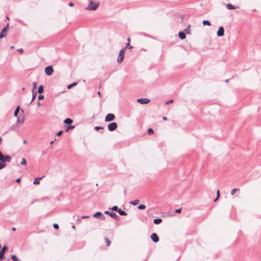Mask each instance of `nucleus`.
Here are the masks:
<instances>
[{
	"label": "nucleus",
	"mask_w": 261,
	"mask_h": 261,
	"mask_svg": "<svg viewBox=\"0 0 261 261\" xmlns=\"http://www.w3.org/2000/svg\"><path fill=\"white\" fill-rule=\"evenodd\" d=\"M17 117V123H23L24 122V119L23 118H22L21 119L18 117Z\"/></svg>",
	"instance_id": "obj_26"
},
{
	"label": "nucleus",
	"mask_w": 261,
	"mask_h": 261,
	"mask_svg": "<svg viewBox=\"0 0 261 261\" xmlns=\"http://www.w3.org/2000/svg\"><path fill=\"white\" fill-rule=\"evenodd\" d=\"M115 118V115L113 114L109 113L105 117V121L109 122L114 120Z\"/></svg>",
	"instance_id": "obj_8"
},
{
	"label": "nucleus",
	"mask_w": 261,
	"mask_h": 261,
	"mask_svg": "<svg viewBox=\"0 0 261 261\" xmlns=\"http://www.w3.org/2000/svg\"><path fill=\"white\" fill-rule=\"evenodd\" d=\"M82 220V218H79L77 219L76 221L78 222V221H81Z\"/></svg>",
	"instance_id": "obj_47"
},
{
	"label": "nucleus",
	"mask_w": 261,
	"mask_h": 261,
	"mask_svg": "<svg viewBox=\"0 0 261 261\" xmlns=\"http://www.w3.org/2000/svg\"><path fill=\"white\" fill-rule=\"evenodd\" d=\"M42 178H43V177H41L40 178L37 177L35 179V180L33 182V184L35 185L39 184V183H40L39 179H42Z\"/></svg>",
	"instance_id": "obj_17"
},
{
	"label": "nucleus",
	"mask_w": 261,
	"mask_h": 261,
	"mask_svg": "<svg viewBox=\"0 0 261 261\" xmlns=\"http://www.w3.org/2000/svg\"><path fill=\"white\" fill-rule=\"evenodd\" d=\"M173 102V100L172 99H171L170 100H168L166 102L165 104L166 105H169L170 103H171Z\"/></svg>",
	"instance_id": "obj_36"
},
{
	"label": "nucleus",
	"mask_w": 261,
	"mask_h": 261,
	"mask_svg": "<svg viewBox=\"0 0 261 261\" xmlns=\"http://www.w3.org/2000/svg\"><path fill=\"white\" fill-rule=\"evenodd\" d=\"M137 101L142 105L148 103L150 102V100L146 98H139L137 100Z\"/></svg>",
	"instance_id": "obj_7"
},
{
	"label": "nucleus",
	"mask_w": 261,
	"mask_h": 261,
	"mask_svg": "<svg viewBox=\"0 0 261 261\" xmlns=\"http://www.w3.org/2000/svg\"><path fill=\"white\" fill-rule=\"evenodd\" d=\"M181 208H178L175 210V213H180L181 212Z\"/></svg>",
	"instance_id": "obj_41"
},
{
	"label": "nucleus",
	"mask_w": 261,
	"mask_h": 261,
	"mask_svg": "<svg viewBox=\"0 0 261 261\" xmlns=\"http://www.w3.org/2000/svg\"><path fill=\"white\" fill-rule=\"evenodd\" d=\"M228 81H229V80H226L225 81V83H228Z\"/></svg>",
	"instance_id": "obj_56"
},
{
	"label": "nucleus",
	"mask_w": 261,
	"mask_h": 261,
	"mask_svg": "<svg viewBox=\"0 0 261 261\" xmlns=\"http://www.w3.org/2000/svg\"><path fill=\"white\" fill-rule=\"evenodd\" d=\"M239 190V189L234 188L231 190V195H233L237 191Z\"/></svg>",
	"instance_id": "obj_31"
},
{
	"label": "nucleus",
	"mask_w": 261,
	"mask_h": 261,
	"mask_svg": "<svg viewBox=\"0 0 261 261\" xmlns=\"http://www.w3.org/2000/svg\"><path fill=\"white\" fill-rule=\"evenodd\" d=\"M224 35V30L223 27H220L217 32V35L219 37L223 36Z\"/></svg>",
	"instance_id": "obj_11"
},
{
	"label": "nucleus",
	"mask_w": 261,
	"mask_h": 261,
	"mask_svg": "<svg viewBox=\"0 0 261 261\" xmlns=\"http://www.w3.org/2000/svg\"><path fill=\"white\" fill-rule=\"evenodd\" d=\"M146 208V206L144 204H140L138 206L139 210H144Z\"/></svg>",
	"instance_id": "obj_30"
},
{
	"label": "nucleus",
	"mask_w": 261,
	"mask_h": 261,
	"mask_svg": "<svg viewBox=\"0 0 261 261\" xmlns=\"http://www.w3.org/2000/svg\"><path fill=\"white\" fill-rule=\"evenodd\" d=\"M130 43L129 42H128L126 44V46H128L129 45Z\"/></svg>",
	"instance_id": "obj_55"
},
{
	"label": "nucleus",
	"mask_w": 261,
	"mask_h": 261,
	"mask_svg": "<svg viewBox=\"0 0 261 261\" xmlns=\"http://www.w3.org/2000/svg\"><path fill=\"white\" fill-rule=\"evenodd\" d=\"M178 37L181 39H184L186 38V34L183 32H179L178 33Z\"/></svg>",
	"instance_id": "obj_13"
},
{
	"label": "nucleus",
	"mask_w": 261,
	"mask_h": 261,
	"mask_svg": "<svg viewBox=\"0 0 261 261\" xmlns=\"http://www.w3.org/2000/svg\"><path fill=\"white\" fill-rule=\"evenodd\" d=\"M20 181V178H18L16 180V182H19Z\"/></svg>",
	"instance_id": "obj_46"
},
{
	"label": "nucleus",
	"mask_w": 261,
	"mask_h": 261,
	"mask_svg": "<svg viewBox=\"0 0 261 261\" xmlns=\"http://www.w3.org/2000/svg\"><path fill=\"white\" fill-rule=\"evenodd\" d=\"M99 2H94L92 0L89 1V5L85 8L87 10L94 11L96 10L99 6Z\"/></svg>",
	"instance_id": "obj_1"
},
{
	"label": "nucleus",
	"mask_w": 261,
	"mask_h": 261,
	"mask_svg": "<svg viewBox=\"0 0 261 261\" xmlns=\"http://www.w3.org/2000/svg\"><path fill=\"white\" fill-rule=\"evenodd\" d=\"M139 202V200L138 199L135 200L134 201H132L130 202V203L134 205H137Z\"/></svg>",
	"instance_id": "obj_20"
},
{
	"label": "nucleus",
	"mask_w": 261,
	"mask_h": 261,
	"mask_svg": "<svg viewBox=\"0 0 261 261\" xmlns=\"http://www.w3.org/2000/svg\"><path fill=\"white\" fill-rule=\"evenodd\" d=\"M6 166V163H4V162H0V170L3 169Z\"/></svg>",
	"instance_id": "obj_22"
},
{
	"label": "nucleus",
	"mask_w": 261,
	"mask_h": 261,
	"mask_svg": "<svg viewBox=\"0 0 261 261\" xmlns=\"http://www.w3.org/2000/svg\"><path fill=\"white\" fill-rule=\"evenodd\" d=\"M163 119L164 120H167V118L166 117H163Z\"/></svg>",
	"instance_id": "obj_49"
},
{
	"label": "nucleus",
	"mask_w": 261,
	"mask_h": 261,
	"mask_svg": "<svg viewBox=\"0 0 261 261\" xmlns=\"http://www.w3.org/2000/svg\"><path fill=\"white\" fill-rule=\"evenodd\" d=\"M219 197H220V191H219V190H218L217 191V197H216V198L214 200V202H216V201L218 200V199L219 198Z\"/></svg>",
	"instance_id": "obj_29"
},
{
	"label": "nucleus",
	"mask_w": 261,
	"mask_h": 261,
	"mask_svg": "<svg viewBox=\"0 0 261 261\" xmlns=\"http://www.w3.org/2000/svg\"><path fill=\"white\" fill-rule=\"evenodd\" d=\"M72 228H73V229H75V226H74V225H72Z\"/></svg>",
	"instance_id": "obj_58"
},
{
	"label": "nucleus",
	"mask_w": 261,
	"mask_h": 261,
	"mask_svg": "<svg viewBox=\"0 0 261 261\" xmlns=\"http://www.w3.org/2000/svg\"><path fill=\"white\" fill-rule=\"evenodd\" d=\"M117 127V124L116 122H112L110 123L108 126V129L110 132L115 130Z\"/></svg>",
	"instance_id": "obj_4"
},
{
	"label": "nucleus",
	"mask_w": 261,
	"mask_h": 261,
	"mask_svg": "<svg viewBox=\"0 0 261 261\" xmlns=\"http://www.w3.org/2000/svg\"><path fill=\"white\" fill-rule=\"evenodd\" d=\"M162 221V220L160 218L155 219L153 220V223L155 224H159L161 223Z\"/></svg>",
	"instance_id": "obj_18"
},
{
	"label": "nucleus",
	"mask_w": 261,
	"mask_h": 261,
	"mask_svg": "<svg viewBox=\"0 0 261 261\" xmlns=\"http://www.w3.org/2000/svg\"><path fill=\"white\" fill-rule=\"evenodd\" d=\"M63 130H60V131L58 132V133L57 134V135L60 136L63 134Z\"/></svg>",
	"instance_id": "obj_39"
},
{
	"label": "nucleus",
	"mask_w": 261,
	"mask_h": 261,
	"mask_svg": "<svg viewBox=\"0 0 261 261\" xmlns=\"http://www.w3.org/2000/svg\"><path fill=\"white\" fill-rule=\"evenodd\" d=\"M16 21L18 22V23H21V24H24L23 23V21L20 20V19H16Z\"/></svg>",
	"instance_id": "obj_37"
},
{
	"label": "nucleus",
	"mask_w": 261,
	"mask_h": 261,
	"mask_svg": "<svg viewBox=\"0 0 261 261\" xmlns=\"http://www.w3.org/2000/svg\"><path fill=\"white\" fill-rule=\"evenodd\" d=\"M226 8L229 10L236 9V7L231 4H227L226 5Z\"/></svg>",
	"instance_id": "obj_19"
},
{
	"label": "nucleus",
	"mask_w": 261,
	"mask_h": 261,
	"mask_svg": "<svg viewBox=\"0 0 261 261\" xmlns=\"http://www.w3.org/2000/svg\"><path fill=\"white\" fill-rule=\"evenodd\" d=\"M37 106H38V107H40V106H41V103H40L39 101H38V102H37Z\"/></svg>",
	"instance_id": "obj_48"
},
{
	"label": "nucleus",
	"mask_w": 261,
	"mask_h": 261,
	"mask_svg": "<svg viewBox=\"0 0 261 261\" xmlns=\"http://www.w3.org/2000/svg\"><path fill=\"white\" fill-rule=\"evenodd\" d=\"M148 133L150 135L153 134V130L151 128L148 129Z\"/></svg>",
	"instance_id": "obj_33"
},
{
	"label": "nucleus",
	"mask_w": 261,
	"mask_h": 261,
	"mask_svg": "<svg viewBox=\"0 0 261 261\" xmlns=\"http://www.w3.org/2000/svg\"><path fill=\"white\" fill-rule=\"evenodd\" d=\"M8 249V247L7 246H4L3 247L2 249L0 250V260H3L5 257V254L6 251Z\"/></svg>",
	"instance_id": "obj_5"
},
{
	"label": "nucleus",
	"mask_w": 261,
	"mask_h": 261,
	"mask_svg": "<svg viewBox=\"0 0 261 261\" xmlns=\"http://www.w3.org/2000/svg\"><path fill=\"white\" fill-rule=\"evenodd\" d=\"M98 94L99 95V96H100V92H99H99H98Z\"/></svg>",
	"instance_id": "obj_59"
},
{
	"label": "nucleus",
	"mask_w": 261,
	"mask_h": 261,
	"mask_svg": "<svg viewBox=\"0 0 261 261\" xmlns=\"http://www.w3.org/2000/svg\"><path fill=\"white\" fill-rule=\"evenodd\" d=\"M74 5V4L73 3H72V2H70L68 4V6H69L70 7H72Z\"/></svg>",
	"instance_id": "obj_42"
},
{
	"label": "nucleus",
	"mask_w": 261,
	"mask_h": 261,
	"mask_svg": "<svg viewBox=\"0 0 261 261\" xmlns=\"http://www.w3.org/2000/svg\"><path fill=\"white\" fill-rule=\"evenodd\" d=\"M74 127V126H69L68 127L67 129H70V128H73Z\"/></svg>",
	"instance_id": "obj_45"
},
{
	"label": "nucleus",
	"mask_w": 261,
	"mask_h": 261,
	"mask_svg": "<svg viewBox=\"0 0 261 261\" xmlns=\"http://www.w3.org/2000/svg\"><path fill=\"white\" fill-rule=\"evenodd\" d=\"M190 25L188 27V28L187 29V33H189V28Z\"/></svg>",
	"instance_id": "obj_53"
},
{
	"label": "nucleus",
	"mask_w": 261,
	"mask_h": 261,
	"mask_svg": "<svg viewBox=\"0 0 261 261\" xmlns=\"http://www.w3.org/2000/svg\"><path fill=\"white\" fill-rule=\"evenodd\" d=\"M32 92H33L32 99L31 101L30 102V103H31L33 101V100L36 98V96H37V93H35L34 92L33 90H32Z\"/></svg>",
	"instance_id": "obj_23"
},
{
	"label": "nucleus",
	"mask_w": 261,
	"mask_h": 261,
	"mask_svg": "<svg viewBox=\"0 0 261 261\" xmlns=\"http://www.w3.org/2000/svg\"><path fill=\"white\" fill-rule=\"evenodd\" d=\"M89 218L88 216H84L82 217V219H85V218Z\"/></svg>",
	"instance_id": "obj_44"
},
{
	"label": "nucleus",
	"mask_w": 261,
	"mask_h": 261,
	"mask_svg": "<svg viewBox=\"0 0 261 261\" xmlns=\"http://www.w3.org/2000/svg\"><path fill=\"white\" fill-rule=\"evenodd\" d=\"M133 48V47H132V46H130V47H129V48Z\"/></svg>",
	"instance_id": "obj_62"
},
{
	"label": "nucleus",
	"mask_w": 261,
	"mask_h": 261,
	"mask_svg": "<svg viewBox=\"0 0 261 261\" xmlns=\"http://www.w3.org/2000/svg\"><path fill=\"white\" fill-rule=\"evenodd\" d=\"M127 41H128V42H130V38H128L127 39Z\"/></svg>",
	"instance_id": "obj_57"
},
{
	"label": "nucleus",
	"mask_w": 261,
	"mask_h": 261,
	"mask_svg": "<svg viewBox=\"0 0 261 261\" xmlns=\"http://www.w3.org/2000/svg\"><path fill=\"white\" fill-rule=\"evenodd\" d=\"M18 51H19L20 53H22L23 52V50L22 48H20L18 49Z\"/></svg>",
	"instance_id": "obj_43"
},
{
	"label": "nucleus",
	"mask_w": 261,
	"mask_h": 261,
	"mask_svg": "<svg viewBox=\"0 0 261 261\" xmlns=\"http://www.w3.org/2000/svg\"><path fill=\"white\" fill-rule=\"evenodd\" d=\"M94 128L95 130H98L99 129H103V127H101V126H96V127H95Z\"/></svg>",
	"instance_id": "obj_34"
},
{
	"label": "nucleus",
	"mask_w": 261,
	"mask_h": 261,
	"mask_svg": "<svg viewBox=\"0 0 261 261\" xmlns=\"http://www.w3.org/2000/svg\"><path fill=\"white\" fill-rule=\"evenodd\" d=\"M54 72L52 66H49L45 68V72L47 75H51Z\"/></svg>",
	"instance_id": "obj_6"
},
{
	"label": "nucleus",
	"mask_w": 261,
	"mask_h": 261,
	"mask_svg": "<svg viewBox=\"0 0 261 261\" xmlns=\"http://www.w3.org/2000/svg\"><path fill=\"white\" fill-rule=\"evenodd\" d=\"M202 23L204 25H211V23L208 20H203Z\"/></svg>",
	"instance_id": "obj_24"
},
{
	"label": "nucleus",
	"mask_w": 261,
	"mask_h": 261,
	"mask_svg": "<svg viewBox=\"0 0 261 261\" xmlns=\"http://www.w3.org/2000/svg\"><path fill=\"white\" fill-rule=\"evenodd\" d=\"M9 28V24H7L1 31L0 33V38L2 39L7 36L6 32Z\"/></svg>",
	"instance_id": "obj_3"
},
{
	"label": "nucleus",
	"mask_w": 261,
	"mask_h": 261,
	"mask_svg": "<svg viewBox=\"0 0 261 261\" xmlns=\"http://www.w3.org/2000/svg\"><path fill=\"white\" fill-rule=\"evenodd\" d=\"M117 212L121 216H126L127 215V213L121 210L120 208L119 209V210Z\"/></svg>",
	"instance_id": "obj_15"
},
{
	"label": "nucleus",
	"mask_w": 261,
	"mask_h": 261,
	"mask_svg": "<svg viewBox=\"0 0 261 261\" xmlns=\"http://www.w3.org/2000/svg\"><path fill=\"white\" fill-rule=\"evenodd\" d=\"M53 227L55 228V229H58L59 228V225L57 223H54L53 224Z\"/></svg>",
	"instance_id": "obj_35"
},
{
	"label": "nucleus",
	"mask_w": 261,
	"mask_h": 261,
	"mask_svg": "<svg viewBox=\"0 0 261 261\" xmlns=\"http://www.w3.org/2000/svg\"><path fill=\"white\" fill-rule=\"evenodd\" d=\"M105 240L107 243V246H110L111 244V241L107 238H105Z\"/></svg>",
	"instance_id": "obj_27"
},
{
	"label": "nucleus",
	"mask_w": 261,
	"mask_h": 261,
	"mask_svg": "<svg viewBox=\"0 0 261 261\" xmlns=\"http://www.w3.org/2000/svg\"><path fill=\"white\" fill-rule=\"evenodd\" d=\"M126 47H125V48H124L123 49H121L120 50V51H119V56H118V59H117V62L119 63H121L123 60L124 55L125 54V50L126 49Z\"/></svg>",
	"instance_id": "obj_2"
},
{
	"label": "nucleus",
	"mask_w": 261,
	"mask_h": 261,
	"mask_svg": "<svg viewBox=\"0 0 261 261\" xmlns=\"http://www.w3.org/2000/svg\"><path fill=\"white\" fill-rule=\"evenodd\" d=\"M12 230L13 231H15L16 230V228L15 227H12Z\"/></svg>",
	"instance_id": "obj_52"
},
{
	"label": "nucleus",
	"mask_w": 261,
	"mask_h": 261,
	"mask_svg": "<svg viewBox=\"0 0 261 261\" xmlns=\"http://www.w3.org/2000/svg\"><path fill=\"white\" fill-rule=\"evenodd\" d=\"M105 214L109 215L111 218L115 220H117L118 216L113 212H110L109 211H105Z\"/></svg>",
	"instance_id": "obj_10"
},
{
	"label": "nucleus",
	"mask_w": 261,
	"mask_h": 261,
	"mask_svg": "<svg viewBox=\"0 0 261 261\" xmlns=\"http://www.w3.org/2000/svg\"><path fill=\"white\" fill-rule=\"evenodd\" d=\"M93 217H95V218H97L100 219L101 220H105V218H106V217L104 216V215L102 213H101V212H96V213H95L93 215Z\"/></svg>",
	"instance_id": "obj_9"
},
{
	"label": "nucleus",
	"mask_w": 261,
	"mask_h": 261,
	"mask_svg": "<svg viewBox=\"0 0 261 261\" xmlns=\"http://www.w3.org/2000/svg\"><path fill=\"white\" fill-rule=\"evenodd\" d=\"M19 110H20V107L17 106L14 111V115L15 117H18V114L19 113Z\"/></svg>",
	"instance_id": "obj_14"
},
{
	"label": "nucleus",
	"mask_w": 261,
	"mask_h": 261,
	"mask_svg": "<svg viewBox=\"0 0 261 261\" xmlns=\"http://www.w3.org/2000/svg\"><path fill=\"white\" fill-rule=\"evenodd\" d=\"M56 140V139H55L54 141H51L50 142V144H53L54 143V142H55V141Z\"/></svg>",
	"instance_id": "obj_51"
},
{
	"label": "nucleus",
	"mask_w": 261,
	"mask_h": 261,
	"mask_svg": "<svg viewBox=\"0 0 261 261\" xmlns=\"http://www.w3.org/2000/svg\"><path fill=\"white\" fill-rule=\"evenodd\" d=\"M22 90L23 91H24L25 88H23L22 89Z\"/></svg>",
	"instance_id": "obj_60"
},
{
	"label": "nucleus",
	"mask_w": 261,
	"mask_h": 261,
	"mask_svg": "<svg viewBox=\"0 0 261 261\" xmlns=\"http://www.w3.org/2000/svg\"><path fill=\"white\" fill-rule=\"evenodd\" d=\"M150 238H151L152 241L153 242H154V243H157L159 241V238L158 235L156 234V233H153L151 235Z\"/></svg>",
	"instance_id": "obj_12"
},
{
	"label": "nucleus",
	"mask_w": 261,
	"mask_h": 261,
	"mask_svg": "<svg viewBox=\"0 0 261 261\" xmlns=\"http://www.w3.org/2000/svg\"><path fill=\"white\" fill-rule=\"evenodd\" d=\"M190 25L188 27V28L187 29V33H189V28Z\"/></svg>",
	"instance_id": "obj_54"
},
{
	"label": "nucleus",
	"mask_w": 261,
	"mask_h": 261,
	"mask_svg": "<svg viewBox=\"0 0 261 261\" xmlns=\"http://www.w3.org/2000/svg\"><path fill=\"white\" fill-rule=\"evenodd\" d=\"M109 209H111L112 211L118 212L119 208H118L117 206H114L112 208H110Z\"/></svg>",
	"instance_id": "obj_28"
},
{
	"label": "nucleus",
	"mask_w": 261,
	"mask_h": 261,
	"mask_svg": "<svg viewBox=\"0 0 261 261\" xmlns=\"http://www.w3.org/2000/svg\"><path fill=\"white\" fill-rule=\"evenodd\" d=\"M76 85H77V83H76V82L73 83L68 85L67 88L69 89L71 88L72 87L76 86Z\"/></svg>",
	"instance_id": "obj_25"
},
{
	"label": "nucleus",
	"mask_w": 261,
	"mask_h": 261,
	"mask_svg": "<svg viewBox=\"0 0 261 261\" xmlns=\"http://www.w3.org/2000/svg\"><path fill=\"white\" fill-rule=\"evenodd\" d=\"M36 86H37V83L36 82H34L33 83V90L36 88Z\"/></svg>",
	"instance_id": "obj_40"
},
{
	"label": "nucleus",
	"mask_w": 261,
	"mask_h": 261,
	"mask_svg": "<svg viewBox=\"0 0 261 261\" xmlns=\"http://www.w3.org/2000/svg\"><path fill=\"white\" fill-rule=\"evenodd\" d=\"M64 122L66 124H70L72 123V120L70 118H66Z\"/></svg>",
	"instance_id": "obj_16"
},
{
	"label": "nucleus",
	"mask_w": 261,
	"mask_h": 261,
	"mask_svg": "<svg viewBox=\"0 0 261 261\" xmlns=\"http://www.w3.org/2000/svg\"><path fill=\"white\" fill-rule=\"evenodd\" d=\"M23 143L24 144H27V141L26 140H23Z\"/></svg>",
	"instance_id": "obj_50"
},
{
	"label": "nucleus",
	"mask_w": 261,
	"mask_h": 261,
	"mask_svg": "<svg viewBox=\"0 0 261 261\" xmlns=\"http://www.w3.org/2000/svg\"><path fill=\"white\" fill-rule=\"evenodd\" d=\"M7 19H9V17H8V16H7Z\"/></svg>",
	"instance_id": "obj_61"
},
{
	"label": "nucleus",
	"mask_w": 261,
	"mask_h": 261,
	"mask_svg": "<svg viewBox=\"0 0 261 261\" xmlns=\"http://www.w3.org/2000/svg\"><path fill=\"white\" fill-rule=\"evenodd\" d=\"M43 98H44V96L42 95H39L38 96V99L39 100H41V99H43Z\"/></svg>",
	"instance_id": "obj_38"
},
{
	"label": "nucleus",
	"mask_w": 261,
	"mask_h": 261,
	"mask_svg": "<svg viewBox=\"0 0 261 261\" xmlns=\"http://www.w3.org/2000/svg\"><path fill=\"white\" fill-rule=\"evenodd\" d=\"M20 164L22 165H25L27 164V161L24 158H22Z\"/></svg>",
	"instance_id": "obj_32"
},
{
	"label": "nucleus",
	"mask_w": 261,
	"mask_h": 261,
	"mask_svg": "<svg viewBox=\"0 0 261 261\" xmlns=\"http://www.w3.org/2000/svg\"><path fill=\"white\" fill-rule=\"evenodd\" d=\"M43 86L42 85H40L38 90V93L40 94L42 93L43 92Z\"/></svg>",
	"instance_id": "obj_21"
}]
</instances>
